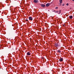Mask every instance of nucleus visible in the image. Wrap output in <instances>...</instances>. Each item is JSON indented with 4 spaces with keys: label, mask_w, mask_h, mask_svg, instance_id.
Wrapping results in <instances>:
<instances>
[{
    "label": "nucleus",
    "mask_w": 74,
    "mask_h": 74,
    "mask_svg": "<svg viewBox=\"0 0 74 74\" xmlns=\"http://www.w3.org/2000/svg\"><path fill=\"white\" fill-rule=\"evenodd\" d=\"M41 6L42 7H45V5L44 4H42L41 5Z\"/></svg>",
    "instance_id": "f257e3e1"
},
{
    "label": "nucleus",
    "mask_w": 74,
    "mask_h": 74,
    "mask_svg": "<svg viewBox=\"0 0 74 74\" xmlns=\"http://www.w3.org/2000/svg\"><path fill=\"white\" fill-rule=\"evenodd\" d=\"M55 45L56 47H58V44L56 43L55 44Z\"/></svg>",
    "instance_id": "f03ea898"
},
{
    "label": "nucleus",
    "mask_w": 74,
    "mask_h": 74,
    "mask_svg": "<svg viewBox=\"0 0 74 74\" xmlns=\"http://www.w3.org/2000/svg\"><path fill=\"white\" fill-rule=\"evenodd\" d=\"M34 1V3H37L38 2V0H35Z\"/></svg>",
    "instance_id": "7ed1b4c3"
},
{
    "label": "nucleus",
    "mask_w": 74,
    "mask_h": 74,
    "mask_svg": "<svg viewBox=\"0 0 74 74\" xmlns=\"http://www.w3.org/2000/svg\"><path fill=\"white\" fill-rule=\"evenodd\" d=\"M50 5V4L49 3H47L46 4V7H48V6H49V5Z\"/></svg>",
    "instance_id": "20e7f679"
},
{
    "label": "nucleus",
    "mask_w": 74,
    "mask_h": 74,
    "mask_svg": "<svg viewBox=\"0 0 74 74\" xmlns=\"http://www.w3.org/2000/svg\"><path fill=\"white\" fill-rule=\"evenodd\" d=\"M27 55H28V56L30 55V52H27Z\"/></svg>",
    "instance_id": "39448f33"
},
{
    "label": "nucleus",
    "mask_w": 74,
    "mask_h": 74,
    "mask_svg": "<svg viewBox=\"0 0 74 74\" xmlns=\"http://www.w3.org/2000/svg\"><path fill=\"white\" fill-rule=\"evenodd\" d=\"M59 60L60 62H62V61H63V59L62 58H60Z\"/></svg>",
    "instance_id": "423d86ee"
},
{
    "label": "nucleus",
    "mask_w": 74,
    "mask_h": 74,
    "mask_svg": "<svg viewBox=\"0 0 74 74\" xmlns=\"http://www.w3.org/2000/svg\"><path fill=\"white\" fill-rule=\"evenodd\" d=\"M69 18H70V19H72V18H73V16H70Z\"/></svg>",
    "instance_id": "0eeeda50"
},
{
    "label": "nucleus",
    "mask_w": 74,
    "mask_h": 74,
    "mask_svg": "<svg viewBox=\"0 0 74 74\" xmlns=\"http://www.w3.org/2000/svg\"><path fill=\"white\" fill-rule=\"evenodd\" d=\"M59 1L60 3H62V0H59Z\"/></svg>",
    "instance_id": "6e6552de"
},
{
    "label": "nucleus",
    "mask_w": 74,
    "mask_h": 74,
    "mask_svg": "<svg viewBox=\"0 0 74 74\" xmlns=\"http://www.w3.org/2000/svg\"><path fill=\"white\" fill-rule=\"evenodd\" d=\"M58 52H59V53H60L61 52L60 51V50H58Z\"/></svg>",
    "instance_id": "1a4fd4ad"
},
{
    "label": "nucleus",
    "mask_w": 74,
    "mask_h": 74,
    "mask_svg": "<svg viewBox=\"0 0 74 74\" xmlns=\"http://www.w3.org/2000/svg\"><path fill=\"white\" fill-rule=\"evenodd\" d=\"M61 12V10H59V14H60V13Z\"/></svg>",
    "instance_id": "9d476101"
},
{
    "label": "nucleus",
    "mask_w": 74,
    "mask_h": 74,
    "mask_svg": "<svg viewBox=\"0 0 74 74\" xmlns=\"http://www.w3.org/2000/svg\"><path fill=\"white\" fill-rule=\"evenodd\" d=\"M29 19H32V17H29Z\"/></svg>",
    "instance_id": "9b49d317"
},
{
    "label": "nucleus",
    "mask_w": 74,
    "mask_h": 74,
    "mask_svg": "<svg viewBox=\"0 0 74 74\" xmlns=\"http://www.w3.org/2000/svg\"><path fill=\"white\" fill-rule=\"evenodd\" d=\"M59 12V11H56L55 12Z\"/></svg>",
    "instance_id": "f8f14e48"
},
{
    "label": "nucleus",
    "mask_w": 74,
    "mask_h": 74,
    "mask_svg": "<svg viewBox=\"0 0 74 74\" xmlns=\"http://www.w3.org/2000/svg\"><path fill=\"white\" fill-rule=\"evenodd\" d=\"M56 9H58V7H56V8H55Z\"/></svg>",
    "instance_id": "ddd939ff"
},
{
    "label": "nucleus",
    "mask_w": 74,
    "mask_h": 74,
    "mask_svg": "<svg viewBox=\"0 0 74 74\" xmlns=\"http://www.w3.org/2000/svg\"><path fill=\"white\" fill-rule=\"evenodd\" d=\"M29 20H30L31 21H32V20H33L32 19H29Z\"/></svg>",
    "instance_id": "4468645a"
},
{
    "label": "nucleus",
    "mask_w": 74,
    "mask_h": 74,
    "mask_svg": "<svg viewBox=\"0 0 74 74\" xmlns=\"http://www.w3.org/2000/svg\"><path fill=\"white\" fill-rule=\"evenodd\" d=\"M25 21H28V20H27V19H26L25 20Z\"/></svg>",
    "instance_id": "2eb2a0df"
},
{
    "label": "nucleus",
    "mask_w": 74,
    "mask_h": 74,
    "mask_svg": "<svg viewBox=\"0 0 74 74\" xmlns=\"http://www.w3.org/2000/svg\"><path fill=\"white\" fill-rule=\"evenodd\" d=\"M66 5H69V4L67 3V4H66Z\"/></svg>",
    "instance_id": "dca6fc26"
},
{
    "label": "nucleus",
    "mask_w": 74,
    "mask_h": 74,
    "mask_svg": "<svg viewBox=\"0 0 74 74\" xmlns=\"http://www.w3.org/2000/svg\"><path fill=\"white\" fill-rule=\"evenodd\" d=\"M59 5H61V4L60 3Z\"/></svg>",
    "instance_id": "f3484780"
},
{
    "label": "nucleus",
    "mask_w": 74,
    "mask_h": 74,
    "mask_svg": "<svg viewBox=\"0 0 74 74\" xmlns=\"http://www.w3.org/2000/svg\"><path fill=\"white\" fill-rule=\"evenodd\" d=\"M63 5H64V4H63Z\"/></svg>",
    "instance_id": "a211bd4d"
}]
</instances>
